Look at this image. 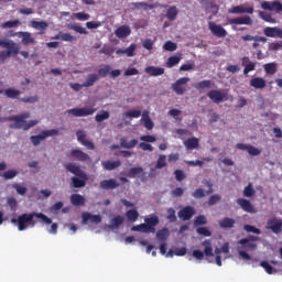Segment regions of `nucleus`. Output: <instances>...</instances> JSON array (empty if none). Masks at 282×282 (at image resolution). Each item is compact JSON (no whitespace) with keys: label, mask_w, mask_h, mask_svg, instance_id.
I'll use <instances>...</instances> for the list:
<instances>
[{"label":"nucleus","mask_w":282,"mask_h":282,"mask_svg":"<svg viewBox=\"0 0 282 282\" xmlns=\"http://www.w3.org/2000/svg\"><path fill=\"white\" fill-rule=\"evenodd\" d=\"M34 217L41 219L42 224H52V219L47 217L43 213H31V214H22L18 216V218H12L11 224H18V230L23 231L28 226H36V221H34Z\"/></svg>","instance_id":"nucleus-1"},{"label":"nucleus","mask_w":282,"mask_h":282,"mask_svg":"<svg viewBox=\"0 0 282 282\" xmlns=\"http://www.w3.org/2000/svg\"><path fill=\"white\" fill-rule=\"evenodd\" d=\"M66 171L72 173L74 176L70 178L74 188H83L87 184V173L80 169V165H76L75 163H68L65 165Z\"/></svg>","instance_id":"nucleus-2"},{"label":"nucleus","mask_w":282,"mask_h":282,"mask_svg":"<svg viewBox=\"0 0 282 282\" xmlns=\"http://www.w3.org/2000/svg\"><path fill=\"white\" fill-rule=\"evenodd\" d=\"M30 118V112H22L18 116L8 117L4 120H8L9 122H15L14 124H10V129H23V131H30L32 127H36L39 124V120H30L26 122Z\"/></svg>","instance_id":"nucleus-3"},{"label":"nucleus","mask_w":282,"mask_h":282,"mask_svg":"<svg viewBox=\"0 0 282 282\" xmlns=\"http://www.w3.org/2000/svg\"><path fill=\"white\" fill-rule=\"evenodd\" d=\"M52 135H58L57 129H51V130H44L37 135L31 137V142L34 144V147H39L43 140H46V138H52Z\"/></svg>","instance_id":"nucleus-4"},{"label":"nucleus","mask_w":282,"mask_h":282,"mask_svg":"<svg viewBox=\"0 0 282 282\" xmlns=\"http://www.w3.org/2000/svg\"><path fill=\"white\" fill-rule=\"evenodd\" d=\"M208 30L217 39H226V36H228V31H226V29H224V26H221L220 24H217L213 21L208 22Z\"/></svg>","instance_id":"nucleus-5"},{"label":"nucleus","mask_w":282,"mask_h":282,"mask_svg":"<svg viewBox=\"0 0 282 282\" xmlns=\"http://www.w3.org/2000/svg\"><path fill=\"white\" fill-rule=\"evenodd\" d=\"M96 111V108H73L67 110V113H70L74 118H85L87 116H94Z\"/></svg>","instance_id":"nucleus-6"},{"label":"nucleus","mask_w":282,"mask_h":282,"mask_svg":"<svg viewBox=\"0 0 282 282\" xmlns=\"http://www.w3.org/2000/svg\"><path fill=\"white\" fill-rule=\"evenodd\" d=\"M7 51L0 52V63H6L7 58H10V56H17L19 55V44L14 43L10 46L6 47Z\"/></svg>","instance_id":"nucleus-7"},{"label":"nucleus","mask_w":282,"mask_h":282,"mask_svg":"<svg viewBox=\"0 0 282 282\" xmlns=\"http://www.w3.org/2000/svg\"><path fill=\"white\" fill-rule=\"evenodd\" d=\"M262 10H269V12H276L278 14H281L282 12V3L279 0L274 1H262L261 2Z\"/></svg>","instance_id":"nucleus-8"},{"label":"nucleus","mask_w":282,"mask_h":282,"mask_svg":"<svg viewBox=\"0 0 282 282\" xmlns=\"http://www.w3.org/2000/svg\"><path fill=\"white\" fill-rule=\"evenodd\" d=\"M189 82H191V78H188V77H181V78H178L172 85L173 91H175V94L177 96H184V94L186 93V88H184V85H186V83H189Z\"/></svg>","instance_id":"nucleus-9"},{"label":"nucleus","mask_w":282,"mask_h":282,"mask_svg":"<svg viewBox=\"0 0 282 282\" xmlns=\"http://www.w3.org/2000/svg\"><path fill=\"white\" fill-rule=\"evenodd\" d=\"M267 229L271 230L274 235H281L282 232V220L278 218H271L267 221Z\"/></svg>","instance_id":"nucleus-10"},{"label":"nucleus","mask_w":282,"mask_h":282,"mask_svg":"<svg viewBox=\"0 0 282 282\" xmlns=\"http://www.w3.org/2000/svg\"><path fill=\"white\" fill-rule=\"evenodd\" d=\"M76 135H77V141L83 144V147H86V149H88L89 151H94V149H96V145L87 140V134L85 133V131L83 130H78L76 132Z\"/></svg>","instance_id":"nucleus-11"},{"label":"nucleus","mask_w":282,"mask_h":282,"mask_svg":"<svg viewBox=\"0 0 282 282\" xmlns=\"http://www.w3.org/2000/svg\"><path fill=\"white\" fill-rule=\"evenodd\" d=\"M70 158L72 160H76L77 162H89L91 160V156L83 152V150L80 149L70 150Z\"/></svg>","instance_id":"nucleus-12"},{"label":"nucleus","mask_w":282,"mask_h":282,"mask_svg":"<svg viewBox=\"0 0 282 282\" xmlns=\"http://www.w3.org/2000/svg\"><path fill=\"white\" fill-rule=\"evenodd\" d=\"M207 96L216 105H219V102H224V100H226V96H228V94L221 93V90L213 89L207 93Z\"/></svg>","instance_id":"nucleus-13"},{"label":"nucleus","mask_w":282,"mask_h":282,"mask_svg":"<svg viewBox=\"0 0 282 282\" xmlns=\"http://www.w3.org/2000/svg\"><path fill=\"white\" fill-rule=\"evenodd\" d=\"M227 22L229 25H252V18H250V15H243L228 19Z\"/></svg>","instance_id":"nucleus-14"},{"label":"nucleus","mask_w":282,"mask_h":282,"mask_svg":"<svg viewBox=\"0 0 282 282\" xmlns=\"http://www.w3.org/2000/svg\"><path fill=\"white\" fill-rule=\"evenodd\" d=\"M237 204L238 206H240V208H242L245 213H251V214L257 213L254 205H252V203L246 198H238Z\"/></svg>","instance_id":"nucleus-15"},{"label":"nucleus","mask_w":282,"mask_h":282,"mask_svg":"<svg viewBox=\"0 0 282 282\" xmlns=\"http://www.w3.org/2000/svg\"><path fill=\"white\" fill-rule=\"evenodd\" d=\"M193 215H195V208L192 206H186L178 212V217L183 219V221H189Z\"/></svg>","instance_id":"nucleus-16"},{"label":"nucleus","mask_w":282,"mask_h":282,"mask_svg":"<svg viewBox=\"0 0 282 282\" xmlns=\"http://www.w3.org/2000/svg\"><path fill=\"white\" fill-rule=\"evenodd\" d=\"M100 224L102 221V217L100 215H91L90 213L82 214V224Z\"/></svg>","instance_id":"nucleus-17"},{"label":"nucleus","mask_w":282,"mask_h":282,"mask_svg":"<svg viewBox=\"0 0 282 282\" xmlns=\"http://www.w3.org/2000/svg\"><path fill=\"white\" fill-rule=\"evenodd\" d=\"M254 12V8L247 7L243 8L242 6H235L228 10L229 14H252Z\"/></svg>","instance_id":"nucleus-18"},{"label":"nucleus","mask_w":282,"mask_h":282,"mask_svg":"<svg viewBox=\"0 0 282 282\" xmlns=\"http://www.w3.org/2000/svg\"><path fill=\"white\" fill-rule=\"evenodd\" d=\"M99 186L104 191H113V188H118V186H120V183H118L116 178H109L101 181Z\"/></svg>","instance_id":"nucleus-19"},{"label":"nucleus","mask_w":282,"mask_h":282,"mask_svg":"<svg viewBox=\"0 0 282 282\" xmlns=\"http://www.w3.org/2000/svg\"><path fill=\"white\" fill-rule=\"evenodd\" d=\"M115 35L117 39H127L131 36V26L129 25H121L115 30Z\"/></svg>","instance_id":"nucleus-20"},{"label":"nucleus","mask_w":282,"mask_h":282,"mask_svg":"<svg viewBox=\"0 0 282 282\" xmlns=\"http://www.w3.org/2000/svg\"><path fill=\"white\" fill-rule=\"evenodd\" d=\"M144 223L149 226L152 234L155 232V226L160 224V217L158 215L153 214L150 215L148 218H144Z\"/></svg>","instance_id":"nucleus-21"},{"label":"nucleus","mask_w":282,"mask_h":282,"mask_svg":"<svg viewBox=\"0 0 282 282\" xmlns=\"http://www.w3.org/2000/svg\"><path fill=\"white\" fill-rule=\"evenodd\" d=\"M101 166L105 171H116V169H120V166H122V162H120V160L102 161Z\"/></svg>","instance_id":"nucleus-22"},{"label":"nucleus","mask_w":282,"mask_h":282,"mask_svg":"<svg viewBox=\"0 0 282 282\" xmlns=\"http://www.w3.org/2000/svg\"><path fill=\"white\" fill-rule=\"evenodd\" d=\"M120 147L121 149H135V147H138V140L132 139L129 141V138L122 137L120 139Z\"/></svg>","instance_id":"nucleus-23"},{"label":"nucleus","mask_w":282,"mask_h":282,"mask_svg":"<svg viewBox=\"0 0 282 282\" xmlns=\"http://www.w3.org/2000/svg\"><path fill=\"white\" fill-rule=\"evenodd\" d=\"M265 79L263 77H253L250 79V87L253 89H265Z\"/></svg>","instance_id":"nucleus-24"},{"label":"nucleus","mask_w":282,"mask_h":282,"mask_svg":"<svg viewBox=\"0 0 282 282\" xmlns=\"http://www.w3.org/2000/svg\"><path fill=\"white\" fill-rule=\"evenodd\" d=\"M184 147L187 151H193V149H199V139L193 137L184 141Z\"/></svg>","instance_id":"nucleus-25"},{"label":"nucleus","mask_w":282,"mask_h":282,"mask_svg":"<svg viewBox=\"0 0 282 282\" xmlns=\"http://www.w3.org/2000/svg\"><path fill=\"white\" fill-rule=\"evenodd\" d=\"M31 24L34 30H40V34H45V31L50 28V24L45 21H32Z\"/></svg>","instance_id":"nucleus-26"},{"label":"nucleus","mask_w":282,"mask_h":282,"mask_svg":"<svg viewBox=\"0 0 282 282\" xmlns=\"http://www.w3.org/2000/svg\"><path fill=\"white\" fill-rule=\"evenodd\" d=\"M264 36L269 39H278L279 36V28L278 26H267L263 29Z\"/></svg>","instance_id":"nucleus-27"},{"label":"nucleus","mask_w":282,"mask_h":282,"mask_svg":"<svg viewBox=\"0 0 282 282\" xmlns=\"http://www.w3.org/2000/svg\"><path fill=\"white\" fill-rule=\"evenodd\" d=\"M246 63L248 64L246 65ZM242 65H246L243 74H250V72H254L257 67V64H254V62H250V57L248 56L242 57Z\"/></svg>","instance_id":"nucleus-28"},{"label":"nucleus","mask_w":282,"mask_h":282,"mask_svg":"<svg viewBox=\"0 0 282 282\" xmlns=\"http://www.w3.org/2000/svg\"><path fill=\"white\" fill-rule=\"evenodd\" d=\"M98 80H100V77L98 76V74H96V73L89 74L87 76V79L83 84V86L84 87H94V85H96V83H98Z\"/></svg>","instance_id":"nucleus-29"},{"label":"nucleus","mask_w":282,"mask_h":282,"mask_svg":"<svg viewBox=\"0 0 282 282\" xmlns=\"http://www.w3.org/2000/svg\"><path fill=\"white\" fill-rule=\"evenodd\" d=\"M132 10H153V4H149L147 2H132L130 4Z\"/></svg>","instance_id":"nucleus-30"},{"label":"nucleus","mask_w":282,"mask_h":282,"mask_svg":"<svg viewBox=\"0 0 282 282\" xmlns=\"http://www.w3.org/2000/svg\"><path fill=\"white\" fill-rule=\"evenodd\" d=\"M122 224H124V217L118 215L110 220V228H111V230H116V229L120 228V226H122Z\"/></svg>","instance_id":"nucleus-31"},{"label":"nucleus","mask_w":282,"mask_h":282,"mask_svg":"<svg viewBox=\"0 0 282 282\" xmlns=\"http://www.w3.org/2000/svg\"><path fill=\"white\" fill-rule=\"evenodd\" d=\"M70 203L73 206H85V196L80 194H73L70 196Z\"/></svg>","instance_id":"nucleus-32"},{"label":"nucleus","mask_w":282,"mask_h":282,"mask_svg":"<svg viewBox=\"0 0 282 282\" xmlns=\"http://www.w3.org/2000/svg\"><path fill=\"white\" fill-rule=\"evenodd\" d=\"M145 73L149 74V76H162V74H164V68L148 66L145 67Z\"/></svg>","instance_id":"nucleus-33"},{"label":"nucleus","mask_w":282,"mask_h":282,"mask_svg":"<svg viewBox=\"0 0 282 282\" xmlns=\"http://www.w3.org/2000/svg\"><path fill=\"white\" fill-rule=\"evenodd\" d=\"M219 226L224 229L235 228V219L230 217H225L221 220H219Z\"/></svg>","instance_id":"nucleus-34"},{"label":"nucleus","mask_w":282,"mask_h":282,"mask_svg":"<svg viewBox=\"0 0 282 282\" xmlns=\"http://www.w3.org/2000/svg\"><path fill=\"white\" fill-rule=\"evenodd\" d=\"M177 14H180L177 7H170L166 11V19H169V21H175L177 19Z\"/></svg>","instance_id":"nucleus-35"},{"label":"nucleus","mask_w":282,"mask_h":282,"mask_svg":"<svg viewBox=\"0 0 282 282\" xmlns=\"http://www.w3.org/2000/svg\"><path fill=\"white\" fill-rule=\"evenodd\" d=\"M202 246L205 247L203 254L205 257H215V253H213V245L210 243V240H205L202 242Z\"/></svg>","instance_id":"nucleus-36"},{"label":"nucleus","mask_w":282,"mask_h":282,"mask_svg":"<svg viewBox=\"0 0 282 282\" xmlns=\"http://www.w3.org/2000/svg\"><path fill=\"white\" fill-rule=\"evenodd\" d=\"M170 236L171 232L169 231V228H163L156 232L158 241H166Z\"/></svg>","instance_id":"nucleus-37"},{"label":"nucleus","mask_w":282,"mask_h":282,"mask_svg":"<svg viewBox=\"0 0 282 282\" xmlns=\"http://www.w3.org/2000/svg\"><path fill=\"white\" fill-rule=\"evenodd\" d=\"M126 217L128 221H131L133 224L138 221V217H140V213H138V209H130L126 212Z\"/></svg>","instance_id":"nucleus-38"},{"label":"nucleus","mask_w":282,"mask_h":282,"mask_svg":"<svg viewBox=\"0 0 282 282\" xmlns=\"http://www.w3.org/2000/svg\"><path fill=\"white\" fill-rule=\"evenodd\" d=\"M19 36H22L23 45H30V43H34V37H32V33L30 32H20Z\"/></svg>","instance_id":"nucleus-39"},{"label":"nucleus","mask_w":282,"mask_h":282,"mask_svg":"<svg viewBox=\"0 0 282 282\" xmlns=\"http://www.w3.org/2000/svg\"><path fill=\"white\" fill-rule=\"evenodd\" d=\"M4 96H7V98H19V96H21V90L15 89V88H8L6 90H3Z\"/></svg>","instance_id":"nucleus-40"},{"label":"nucleus","mask_w":282,"mask_h":282,"mask_svg":"<svg viewBox=\"0 0 282 282\" xmlns=\"http://www.w3.org/2000/svg\"><path fill=\"white\" fill-rule=\"evenodd\" d=\"M54 39L55 40L61 39V41H65L66 43H74V41H76V36L69 33H62L59 35H56Z\"/></svg>","instance_id":"nucleus-41"},{"label":"nucleus","mask_w":282,"mask_h":282,"mask_svg":"<svg viewBox=\"0 0 282 282\" xmlns=\"http://www.w3.org/2000/svg\"><path fill=\"white\" fill-rule=\"evenodd\" d=\"M241 39L242 41H261V43H268L267 37L259 36V35L247 34V35H243Z\"/></svg>","instance_id":"nucleus-42"},{"label":"nucleus","mask_w":282,"mask_h":282,"mask_svg":"<svg viewBox=\"0 0 282 282\" xmlns=\"http://www.w3.org/2000/svg\"><path fill=\"white\" fill-rule=\"evenodd\" d=\"M210 85H213V82L210 80H202L194 85L195 89L197 91H202V89H210Z\"/></svg>","instance_id":"nucleus-43"},{"label":"nucleus","mask_w":282,"mask_h":282,"mask_svg":"<svg viewBox=\"0 0 282 282\" xmlns=\"http://www.w3.org/2000/svg\"><path fill=\"white\" fill-rule=\"evenodd\" d=\"M259 17L267 23H276V19L272 18L271 13L259 11Z\"/></svg>","instance_id":"nucleus-44"},{"label":"nucleus","mask_w":282,"mask_h":282,"mask_svg":"<svg viewBox=\"0 0 282 282\" xmlns=\"http://www.w3.org/2000/svg\"><path fill=\"white\" fill-rule=\"evenodd\" d=\"M19 25H21V21L13 20V21H7V22L2 23L1 28L3 30H8V29H12V28H19Z\"/></svg>","instance_id":"nucleus-45"},{"label":"nucleus","mask_w":282,"mask_h":282,"mask_svg":"<svg viewBox=\"0 0 282 282\" xmlns=\"http://www.w3.org/2000/svg\"><path fill=\"white\" fill-rule=\"evenodd\" d=\"M265 74H270L271 76L276 74V63H268L263 65Z\"/></svg>","instance_id":"nucleus-46"},{"label":"nucleus","mask_w":282,"mask_h":282,"mask_svg":"<svg viewBox=\"0 0 282 282\" xmlns=\"http://www.w3.org/2000/svg\"><path fill=\"white\" fill-rule=\"evenodd\" d=\"M142 116V111L141 110H128L123 113V118H140Z\"/></svg>","instance_id":"nucleus-47"},{"label":"nucleus","mask_w":282,"mask_h":282,"mask_svg":"<svg viewBox=\"0 0 282 282\" xmlns=\"http://www.w3.org/2000/svg\"><path fill=\"white\" fill-rule=\"evenodd\" d=\"M110 116H111V115L109 113V111L104 110L101 113H97V115L95 116V120H96L97 122H105V120H109Z\"/></svg>","instance_id":"nucleus-48"},{"label":"nucleus","mask_w":282,"mask_h":282,"mask_svg":"<svg viewBox=\"0 0 282 282\" xmlns=\"http://www.w3.org/2000/svg\"><path fill=\"white\" fill-rule=\"evenodd\" d=\"M69 30H73L77 34H88L87 29L83 28L80 24H70Z\"/></svg>","instance_id":"nucleus-49"},{"label":"nucleus","mask_w":282,"mask_h":282,"mask_svg":"<svg viewBox=\"0 0 282 282\" xmlns=\"http://www.w3.org/2000/svg\"><path fill=\"white\" fill-rule=\"evenodd\" d=\"M166 219L170 224H175V221H177V216L175 215V209L173 207L167 208Z\"/></svg>","instance_id":"nucleus-50"},{"label":"nucleus","mask_w":282,"mask_h":282,"mask_svg":"<svg viewBox=\"0 0 282 282\" xmlns=\"http://www.w3.org/2000/svg\"><path fill=\"white\" fill-rule=\"evenodd\" d=\"M260 265L265 270L267 274H274V272H276V269H273L268 261H261Z\"/></svg>","instance_id":"nucleus-51"},{"label":"nucleus","mask_w":282,"mask_h":282,"mask_svg":"<svg viewBox=\"0 0 282 282\" xmlns=\"http://www.w3.org/2000/svg\"><path fill=\"white\" fill-rule=\"evenodd\" d=\"M110 72H111V66L105 65L102 68L98 69L97 76H100L101 78H107V76H109Z\"/></svg>","instance_id":"nucleus-52"},{"label":"nucleus","mask_w":282,"mask_h":282,"mask_svg":"<svg viewBox=\"0 0 282 282\" xmlns=\"http://www.w3.org/2000/svg\"><path fill=\"white\" fill-rule=\"evenodd\" d=\"M140 173H144V169L142 167H131L128 172V177H135L137 175H140Z\"/></svg>","instance_id":"nucleus-53"},{"label":"nucleus","mask_w":282,"mask_h":282,"mask_svg":"<svg viewBox=\"0 0 282 282\" xmlns=\"http://www.w3.org/2000/svg\"><path fill=\"white\" fill-rule=\"evenodd\" d=\"M254 193L256 191L254 187H252V183H249L243 189L245 197H253Z\"/></svg>","instance_id":"nucleus-54"},{"label":"nucleus","mask_w":282,"mask_h":282,"mask_svg":"<svg viewBox=\"0 0 282 282\" xmlns=\"http://www.w3.org/2000/svg\"><path fill=\"white\" fill-rule=\"evenodd\" d=\"M163 50H165V52H175V50H177V44L172 41H167L164 43Z\"/></svg>","instance_id":"nucleus-55"},{"label":"nucleus","mask_w":282,"mask_h":282,"mask_svg":"<svg viewBox=\"0 0 282 282\" xmlns=\"http://www.w3.org/2000/svg\"><path fill=\"white\" fill-rule=\"evenodd\" d=\"M40 97L39 96H31V97H24L20 98V102H26L29 105H34L35 102H39Z\"/></svg>","instance_id":"nucleus-56"},{"label":"nucleus","mask_w":282,"mask_h":282,"mask_svg":"<svg viewBox=\"0 0 282 282\" xmlns=\"http://www.w3.org/2000/svg\"><path fill=\"white\" fill-rule=\"evenodd\" d=\"M166 155L164 154H161L159 155V159L156 161V164H155V169H164V166H166Z\"/></svg>","instance_id":"nucleus-57"},{"label":"nucleus","mask_w":282,"mask_h":282,"mask_svg":"<svg viewBox=\"0 0 282 282\" xmlns=\"http://www.w3.org/2000/svg\"><path fill=\"white\" fill-rule=\"evenodd\" d=\"M208 224V219H206V216L199 215L194 220V226H206Z\"/></svg>","instance_id":"nucleus-58"},{"label":"nucleus","mask_w":282,"mask_h":282,"mask_svg":"<svg viewBox=\"0 0 282 282\" xmlns=\"http://www.w3.org/2000/svg\"><path fill=\"white\" fill-rule=\"evenodd\" d=\"M197 235H200L202 237H213V232L209 231L206 227H198L196 229Z\"/></svg>","instance_id":"nucleus-59"},{"label":"nucleus","mask_w":282,"mask_h":282,"mask_svg":"<svg viewBox=\"0 0 282 282\" xmlns=\"http://www.w3.org/2000/svg\"><path fill=\"white\" fill-rule=\"evenodd\" d=\"M250 241H259V237L257 236H248V238H242L238 241L240 246H246L247 243H250Z\"/></svg>","instance_id":"nucleus-60"},{"label":"nucleus","mask_w":282,"mask_h":282,"mask_svg":"<svg viewBox=\"0 0 282 282\" xmlns=\"http://www.w3.org/2000/svg\"><path fill=\"white\" fill-rule=\"evenodd\" d=\"M243 230H246V232H253V235H261V229L252 225H245Z\"/></svg>","instance_id":"nucleus-61"},{"label":"nucleus","mask_w":282,"mask_h":282,"mask_svg":"<svg viewBox=\"0 0 282 282\" xmlns=\"http://www.w3.org/2000/svg\"><path fill=\"white\" fill-rule=\"evenodd\" d=\"M180 61H182L181 57L177 56H171L167 59V67H175V65L180 64Z\"/></svg>","instance_id":"nucleus-62"},{"label":"nucleus","mask_w":282,"mask_h":282,"mask_svg":"<svg viewBox=\"0 0 282 282\" xmlns=\"http://www.w3.org/2000/svg\"><path fill=\"white\" fill-rule=\"evenodd\" d=\"M17 175H19V172H17L15 170H8L3 173L4 180H14Z\"/></svg>","instance_id":"nucleus-63"},{"label":"nucleus","mask_w":282,"mask_h":282,"mask_svg":"<svg viewBox=\"0 0 282 282\" xmlns=\"http://www.w3.org/2000/svg\"><path fill=\"white\" fill-rule=\"evenodd\" d=\"M74 17H75V19H77V21H89V19H90V15L85 12L74 13Z\"/></svg>","instance_id":"nucleus-64"}]
</instances>
